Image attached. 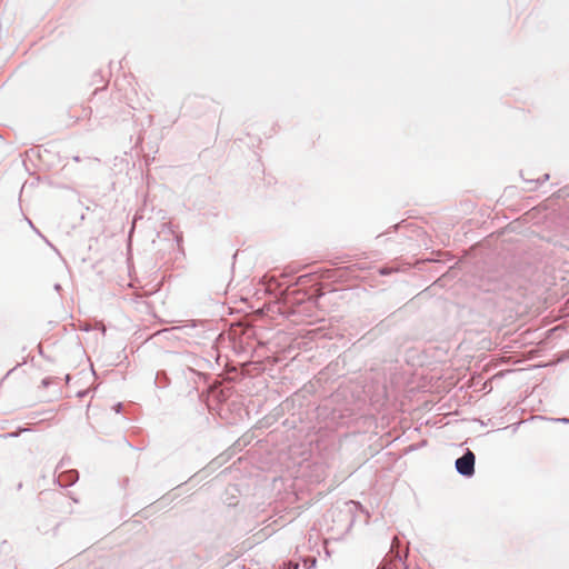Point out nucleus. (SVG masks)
Here are the masks:
<instances>
[{"label":"nucleus","mask_w":569,"mask_h":569,"mask_svg":"<svg viewBox=\"0 0 569 569\" xmlns=\"http://www.w3.org/2000/svg\"><path fill=\"white\" fill-rule=\"evenodd\" d=\"M456 468L463 476H471L475 472V455L467 451L462 457L457 459Z\"/></svg>","instance_id":"obj_1"}]
</instances>
